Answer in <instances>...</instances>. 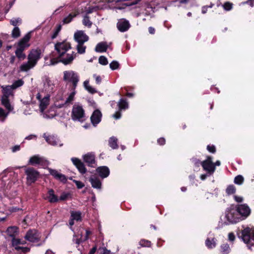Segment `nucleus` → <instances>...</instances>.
I'll list each match as a JSON object with an SVG mask.
<instances>
[{
    "instance_id": "1",
    "label": "nucleus",
    "mask_w": 254,
    "mask_h": 254,
    "mask_svg": "<svg viewBox=\"0 0 254 254\" xmlns=\"http://www.w3.org/2000/svg\"><path fill=\"white\" fill-rule=\"evenodd\" d=\"M71 49L70 43L67 41H64L57 43L55 44L57 57L51 54L49 57H46V64L54 65L59 62H61L65 65L70 64L76 56V53L71 51Z\"/></svg>"
},
{
    "instance_id": "41",
    "label": "nucleus",
    "mask_w": 254,
    "mask_h": 254,
    "mask_svg": "<svg viewBox=\"0 0 254 254\" xmlns=\"http://www.w3.org/2000/svg\"><path fill=\"white\" fill-rule=\"evenodd\" d=\"M71 217L74 220L79 221L81 219V213L79 211H72L71 213Z\"/></svg>"
},
{
    "instance_id": "14",
    "label": "nucleus",
    "mask_w": 254,
    "mask_h": 254,
    "mask_svg": "<svg viewBox=\"0 0 254 254\" xmlns=\"http://www.w3.org/2000/svg\"><path fill=\"white\" fill-rule=\"evenodd\" d=\"M74 38L78 43H84L88 40V37L82 30L77 31L74 33Z\"/></svg>"
},
{
    "instance_id": "46",
    "label": "nucleus",
    "mask_w": 254,
    "mask_h": 254,
    "mask_svg": "<svg viewBox=\"0 0 254 254\" xmlns=\"http://www.w3.org/2000/svg\"><path fill=\"white\" fill-rule=\"evenodd\" d=\"M139 244L142 247H150L151 245V242L146 240H141Z\"/></svg>"
},
{
    "instance_id": "39",
    "label": "nucleus",
    "mask_w": 254,
    "mask_h": 254,
    "mask_svg": "<svg viewBox=\"0 0 254 254\" xmlns=\"http://www.w3.org/2000/svg\"><path fill=\"white\" fill-rule=\"evenodd\" d=\"M84 43H78L76 49L79 54H82L85 53L86 46L83 45Z\"/></svg>"
},
{
    "instance_id": "5",
    "label": "nucleus",
    "mask_w": 254,
    "mask_h": 254,
    "mask_svg": "<svg viewBox=\"0 0 254 254\" xmlns=\"http://www.w3.org/2000/svg\"><path fill=\"white\" fill-rule=\"evenodd\" d=\"M36 98L39 101V109L42 115L44 118H49L50 116L44 113V110L47 108L49 104L50 94H47L42 97V93H38L36 95Z\"/></svg>"
},
{
    "instance_id": "59",
    "label": "nucleus",
    "mask_w": 254,
    "mask_h": 254,
    "mask_svg": "<svg viewBox=\"0 0 254 254\" xmlns=\"http://www.w3.org/2000/svg\"><path fill=\"white\" fill-rule=\"evenodd\" d=\"M192 161L194 165L196 166H199L200 165H201V162H200L198 159L196 158H192Z\"/></svg>"
},
{
    "instance_id": "11",
    "label": "nucleus",
    "mask_w": 254,
    "mask_h": 254,
    "mask_svg": "<svg viewBox=\"0 0 254 254\" xmlns=\"http://www.w3.org/2000/svg\"><path fill=\"white\" fill-rule=\"evenodd\" d=\"M43 137H44L46 141L50 145L53 146L59 145V146H62L63 145L60 139L54 135H47L46 133H44Z\"/></svg>"
},
{
    "instance_id": "9",
    "label": "nucleus",
    "mask_w": 254,
    "mask_h": 254,
    "mask_svg": "<svg viewBox=\"0 0 254 254\" xmlns=\"http://www.w3.org/2000/svg\"><path fill=\"white\" fill-rule=\"evenodd\" d=\"M25 174L27 175V181L28 184L34 183L39 176V173L33 168H28L25 170Z\"/></svg>"
},
{
    "instance_id": "32",
    "label": "nucleus",
    "mask_w": 254,
    "mask_h": 254,
    "mask_svg": "<svg viewBox=\"0 0 254 254\" xmlns=\"http://www.w3.org/2000/svg\"><path fill=\"white\" fill-rule=\"evenodd\" d=\"M83 86L89 92L92 94L96 92L95 89L89 85L88 80H85L83 82Z\"/></svg>"
},
{
    "instance_id": "64",
    "label": "nucleus",
    "mask_w": 254,
    "mask_h": 254,
    "mask_svg": "<svg viewBox=\"0 0 254 254\" xmlns=\"http://www.w3.org/2000/svg\"><path fill=\"white\" fill-rule=\"evenodd\" d=\"M157 142L160 145H164L165 143V139L163 137L160 138L158 139Z\"/></svg>"
},
{
    "instance_id": "35",
    "label": "nucleus",
    "mask_w": 254,
    "mask_h": 254,
    "mask_svg": "<svg viewBox=\"0 0 254 254\" xmlns=\"http://www.w3.org/2000/svg\"><path fill=\"white\" fill-rule=\"evenodd\" d=\"M9 113L0 107V122H4L7 117Z\"/></svg>"
},
{
    "instance_id": "25",
    "label": "nucleus",
    "mask_w": 254,
    "mask_h": 254,
    "mask_svg": "<svg viewBox=\"0 0 254 254\" xmlns=\"http://www.w3.org/2000/svg\"><path fill=\"white\" fill-rule=\"evenodd\" d=\"M47 199L51 203H55L59 201V198L55 194L54 191L52 189L49 190Z\"/></svg>"
},
{
    "instance_id": "36",
    "label": "nucleus",
    "mask_w": 254,
    "mask_h": 254,
    "mask_svg": "<svg viewBox=\"0 0 254 254\" xmlns=\"http://www.w3.org/2000/svg\"><path fill=\"white\" fill-rule=\"evenodd\" d=\"M3 88V96H6V97H8V96H9L11 93V90L12 89V86H7L6 87H2Z\"/></svg>"
},
{
    "instance_id": "17",
    "label": "nucleus",
    "mask_w": 254,
    "mask_h": 254,
    "mask_svg": "<svg viewBox=\"0 0 254 254\" xmlns=\"http://www.w3.org/2000/svg\"><path fill=\"white\" fill-rule=\"evenodd\" d=\"M117 26L120 31L124 32L129 28L130 24L128 21L125 19H121L118 22Z\"/></svg>"
},
{
    "instance_id": "21",
    "label": "nucleus",
    "mask_w": 254,
    "mask_h": 254,
    "mask_svg": "<svg viewBox=\"0 0 254 254\" xmlns=\"http://www.w3.org/2000/svg\"><path fill=\"white\" fill-rule=\"evenodd\" d=\"M55 84L53 81L48 78H46L44 83V88L48 94L53 92Z\"/></svg>"
},
{
    "instance_id": "63",
    "label": "nucleus",
    "mask_w": 254,
    "mask_h": 254,
    "mask_svg": "<svg viewBox=\"0 0 254 254\" xmlns=\"http://www.w3.org/2000/svg\"><path fill=\"white\" fill-rule=\"evenodd\" d=\"M234 199L238 202H241L243 200V198L240 196L235 195Z\"/></svg>"
},
{
    "instance_id": "58",
    "label": "nucleus",
    "mask_w": 254,
    "mask_h": 254,
    "mask_svg": "<svg viewBox=\"0 0 254 254\" xmlns=\"http://www.w3.org/2000/svg\"><path fill=\"white\" fill-rule=\"evenodd\" d=\"M207 149L209 152L211 153H214L215 152V147L214 145H208L207 146Z\"/></svg>"
},
{
    "instance_id": "10",
    "label": "nucleus",
    "mask_w": 254,
    "mask_h": 254,
    "mask_svg": "<svg viewBox=\"0 0 254 254\" xmlns=\"http://www.w3.org/2000/svg\"><path fill=\"white\" fill-rule=\"evenodd\" d=\"M239 216L244 217L245 218L247 217L251 213V209L246 204H239L235 205Z\"/></svg>"
},
{
    "instance_id": "37",
    "label": "nucleus",
    "mask_w": 254,
    "mask_h": 254,
    "mask_svg": "<svg viewBox=\"0 0 254 254\" xmlns=\"http://www.w3.org/2000/svg\"><path fill=\"white\" fill-rule=\"evenodd\" d=\"M82 23L84 26H87L88 28L91 27L92 24V22L90 20L89 17L87 15L84 16Z\"/></svg>"
},
{
    "instance_id": "29",
    "label": "nucleus",
    "mask_w": 254,
    "mask_h": 254,
    "mask_svg": "<svg viewBox=\"0 0 254 254\" xmlns=\"http://www.w3.org/2000/svg\"><path fill=\"white\" fill-rule=\"evenodd\" d=\"M76 93L75 89L72 88V92L70 93L68 97L66 98L65 101V104H71L74 100V96Z\"/></svg>"
},
{
    "instance_id": "22",
    "label": "nucleus",
    "mask_w": 254,
    "mask_h": 254,
    "mask_svg": "<svg viewBox=\"0 0 254 254\" xmlns=\"http://www.w3.org/2000/svg\"><path fill=\"white\" fill-rule=\"evenodd\" d=\"M1 104L7 110V112H8L9 114L14 109L13 106L10 104L8 98L6 96H2Z\"/></svg>"
},
{
    "instance_id": "8",
    "label": "nucleus",
    "mask_w": 254,
    "mask_h": 254,
    "mask_svg": "<svg viewBox=\"0 0 254 254\" xmlns=\"http://www.w3.org/2000/svg\"><path fill=\"white\" fill-rule=\"evenodd\" d=\"M201 165L203 167V170L210 174H213L215 170V167L214 163L212 162L211 157L208 156L206 160L201 162Z\"/></svg>"
},
{
    "instance_id": "43",
    "label": "nucleus",
    "mask_w": 254,
    "mask_h": 254,
    "mask_svg": "<svg viewBox=\"0 0 254 254\" xmlns=\"http://www.w3.org/2000/svg\"><path fill=\"white\" fill-rule=\"evenodd\" d=\"M244 178L241 175H238L235 178L234 183L237 185H242L244 182Z\"/></svg>"
},
{
    "instance_id": "51",
    "label": "nucleus",
    "mask_w": 254,
    "mask_h": 254,
    "mask_svg": "<svg viewBox=\"0 0 254 254\" xmlns=\"http://www.w3.org/2000/svg\"><path fill=\"white\" fill-rule=\"evenodd\" d=\"M56 179L63 183H65L67 181L66 178L65 176V175L60 173L59 174V175H58Z\"/></svg>"
},
{
    "instance_id": "16",
    "label": "nucleus",
    "mask_w": 254,
    "mask_h": 254,
    "mask_svg": "<svg viewBox=\"0 0 254 254\" xmlns=\"http://www.w3.org/2000/svg\"><path fill=\"white\" fill-rule=\"evenodd\" d=\"M46 162L44 158L39 155H34L30 158L29 163L32 165H44L46 164Z\"/></svg>"
},
{
    "instance_id": "19",
    "label": "nucleus",
    "mask_w": 254,
    "mask_h": 254,
    "mask_svg": "<svg viewBox=\"0 0 254 254\" xmlns=\"http://www.w3.org/2000/svg\"><path fill=\"white\" fill-rule=\"evenodd\" d=\"M83 231V229H80L79 231V232L74 233V234L73 235V241L75 242V243L77 244L78 245L82 241H84L88 239V235L90 234V232L88 231H86V236H85V238L84 239L82 240V231Z\"/></svg>"
},
{
    "instance_id": "61",
    "label": "nucleus",
    "mask_w": 254,
    "mask_h": 254,
    "mask_svg": "<svg viewBox=\"0 0 254 254\" xmlns=\"http://www.w3.org/2000/svg\"><path fill=\"white\" fill-rule=\"evenodd\" d=\"M93 77L95 78L97 84H100L101 82V78L99 75L94 74Z\"/></svg>"
},
{
    "instance_id": "42",
    "label": "nucleus",
    "mask_w": 254,
    "mask_h": 254,
    "mask_svg": "<svg viewBox=\"0 0 254 254\" xmlns=\"http://www.w3.org/2000/svg\"><path fill=\"white\" fill-rule=\"evenodd\" d=\"M23 84L24 81L22 79H19L14 81L11 86L12 87V89H16L21 86Z\"/></svg>"
},
{
    "instance_id": "48",
    "label": "nucleus",
    "mask_w": 254,
    "mask_h": 254,
    "mask_svg": "<svg viewBox=\"0 0 254 254\" xmlns=\"http://www.w3.org/2000/svg\"><path fill=\"white\" fill-rule=\"evenodd\" d=\"M16 250L20 253H25L28 252L30 251V249L28 247H16Z\"/></svg>"
},
{
    "instance_id": "62",
    "label": "nucleus",
    "mask_w": 254,
    "mask_h": 254,
    "mask_svg": "<svg viewBox=\"0 0 254 254\" xmlns=\"http://www.w3.org/2000/svg\"><path fill=\"white\" fill-rule=\"evenodd\" d=\"M113 117L115 119H119L121 117V114L119 111L116 112L115 114L113 115Z\"/></svg>"
},
{
    "instance_id": "53",
    "label": "nucleus",
    "mask_w": 254,
    "mask_h": 254,
    "mask_svg": "<svg viewBox=\"0 0 254 254\" xmlns=\"http://www.w3.org/2000/svg\"><path fill=\"white\" fill-rule=\"evenodd\" d=\"M19 242H20V239H15L14 238L12 239V246L13 247H15V249H16V247H20L19 246Z\"/></svg>"
},
{
    "instance_id": "55",
    "label": "nucleus",
    "mask_w": 254,
    "mask_h": 254,
    "mask_svg": "<svg viewBox=\"0 0 254 254\" xmlns=\"http://www.w3.org/2000/svg\"><path fill=\"white\" fill-rule=\"evenodd\" d=\"M69 194V193H65V192H64L63 193L60 198L59 199V200H66L67 199V198L68 197Z\"/></svg>"
},
{
    "instance_id": "50",
    "label": "nucleus",
    "mask_w": 254,
    "mask_h": 254,
    "mask_svg": "<svg viewBox=\"0 0 254 254\" xmlns=\"http://www.w3.org/2000/svg\"><path fill=\"white\" fill-rule=\"evenodd\" d=\"M48 170L49 171L50 174L53 176L55 179L57 177L58 175L60 173L56 170L52 169L51 168H48Z\"/></svg>"
},
{
    "instance_id": "18",
    "label": "nucleus",
    "mask_w": 254,
    "mask_h": 254,
    "mask_svg": "<svg viewBox=\"0 0 254 254\" xmlns=\"http://www.w3.org/2000/svg\"><path fill=\"white\" fill-rule=\"evenodd\" d=\"M71 160L80 173L83 174L86 173V169L85 168L84 164L80 160L77 158H72Z\"/></svg>"
},
{
    "instance_id": "33",
    "label": "nucleus",
    "mask_w": 254,
    "mask_h": 254,
    "mask_svg": "<svg viewBox=\"0 0 254 254\" xmlns=\"http://www.w3.org/2000/svg\"><path fill=\"white\" fill-rule=\"evenodd\" d=\"M117 138L115 137H112L109 139V144L111 147L113 149H117L118 147V145L117 144Z\"/></svg>"
},
{
    "instance_id": "20",
    "label": "nucleus",
    "mask_w": 254,
    "mask_h": 254,
    "mask_svg": "<svg viewBox=\"0 0 254 254\" xmlns=\"http://www.w3.org/2000/svg\"><path fill=\"white\" fill-rule=\"evenodd\" d=\"M84 161L88 164L89 166L93 167L95 163V155L92 153H88L83 156Z\"/></svg>"
},
{
    "instance_id": "6",
    "label": "nucleus",
    "mask_w": 254,
    "mask_h": 254,
    "mask_svg": "<svg viewBox=\"0 0 254 254\" xmlns=\"http://www.w3.org/2000/svg\"><path fill=\"white\" fill-rule=\"evenodd\" d=\"M239 237L241 238L243 242L248 244L249 249H251V246H254V232H253L250 228H246L241 232V235H239Z\"/></svg>"
},
{
    "instance_id": "13",
    "label": "nucleus",
    "mask_w": 254,
    "mask_h": 254,
    "mask_svg": "<svg viewBox=\"0 0 254 254\" xmlns=\"http://www.w3.org/2000/svg\"><path fill=\"white\" fill-rule=\"evenodd\" d=\"M30 39V34H26L18 43L17 49L24 51L26 48L29 47V41Z\"/></svg>"
},
{
    "instance_id": "31",
    "label": "nucleus",
    "mask_w": 254,
    "mask_h": 254,
    "mask_svg": "<svg viewBox=\"0 0 254 254\" xmlns=\"http://www.w3.org/2000/svg\"><path fill=\"white\" fill-rule=\"evenodd\" d=\"M231 251V249L228 244H223L221 245V254H228Z\"/></svg>"
},
{
    "instance_id": "52",
    "label": "nucleus",
    "mask_w": 254,
    "mask_h": 254,
    "mask_svg": "<svg viewBox=\"0 0 254 254\" xmlns=\"http://www.w3.org/2000/svg\"><path fill=\"white\" fill-rule=\"evenodd\" d=\"M21 23V20L19 18L12 19L10 20V23L15 27H17L16 25Z\"/></svg>"
},
{
    "instance_id": "3",
    "label": "nucleus",
    "mask_w": 254,
    "mask_h": 254,
    "mask_svg": "<svg viewBox=\"0 0 254 254\" xmlns=\"http://www.w3.org/2000/svg\"><path fill=\"white\" fill-rule=\"evenodd\" d=\"M225 218L226 220L224 223L226 225L235 224L241 220V217L237 212V208H236V207H235L234 205L230 206L226 209L225 214Z\"/></svg>"
},
{
    "instance_id": "30",
    "label": "nucleus",
    "mask_w": 254,
    "mask_h": 254,
    "mask_svg": "<svg viewBox=\"0 0 254 254\" xmlns=\"http://www.w3.org/2000/svg\"><path fill=\"white\" fill-rule=\"evenodd\" d=\"M118 105L120 110H125L127 109L128 107V103L127 102L126 100L123 99H121L120 100Z\"/></svg>"
},
{
    "instance_id": "23",
    "label": "nucleus",
    "mask_w": 254,
    "mask_h": 254,
    "mask_svg": "<svg viewBox=\"0 0 254 254\" xmlns=\"http://www.w3.org/2000/svg\"><path fill=\"white\" fill-rule=\"evenodd\" d=\"M96 171L102 178L107 177L110 174L109 168L106 166H101L97 168Z\"/></svg>"
},
{
    "instance_id": "12",
    "label": "nucleus",
    "mask_w": 254,
    "mask_h": 254,
    "mask_svg": "<svg viewBox=\"0 0 254 254\" xmlns=\"http://www.w3.org/2000/svg\"><path fill=\"white\" fill-rule=\"evenodd\" d=\"M40 238V235L36 230L28 231L25 236V239L32 243L38 242Z\"/></svg>"
},
{
    "instance_id": "49",
    "label": "nucleus",
    "mask_w": 254,
    "mask_h": 254,
    "mask_svg": "<svg viewBox=\"0 0 254 254\" xmlns=\"http://www.w3.org/2000/svg\"><path fill=\"white\" fill-rule=\"evenodd\" d=\"M119 66V64L117 61H113L110 64V67L112 70H115L118 68Z\"/></svg>"
},
{
    "instance_id": "26",
    "label": "nucleus",
    "mask_w": 254,
    "mask_h": 254,
    "mask_svg": "<svg viewBox=\"0 0 254 254\" xmlns=\"http://www.w3.org/2000/svg\"><path fill=\"white\" fill-rule=\"evenodd\" d=\"M108 48V45L106 42H100L98 43L95 48V51L97 52L103 53L106 51Z\"/></svg>"
},
{
    "instance_id": "2",
    "label": "nucleus",
    "mask_w": 254,
    "mask_h": 254,
    "mask_svg": "<svg viewBox=\"0 0 254 254\" xmlns=\"http://www.w3.org/2000/svg\"><path fill=\"white\" fill-rule=\"evenodd\" d=\"M41 54L40 50H32L28 56V62L23 64L20 66V71H27L34 67L41 58Z\"/></svg>"
},
{
    "instance_id": "47",
    "label": "nucleus",
    "mask_w": 254,
    "mask_h": 254,
    "mask_svg": "<svg viewBox=\"0 0 254 254\" xmlns=\"http://www.w3.org/2000/svg\"><path fill=\"white\" fill-rule=\"evenodd\" d=\"M61 28H62V26L61 25H59L57 26L56 29L54 31V34H53V35L51 37L52 39H53L57 37L59 32L61 31Z\"/></svg>"
},
{
    "instance_id": "4",
    "label": "nucleus",
    "mask_w": 254,
    "mask_h": 254,
    "mask_svg": "<svg viewBox=\"0 0 254 254\" xmlns=\"http://www.w3.org/2000/svg\"><path fill=\"white\" fill-rule=\"evenodd\" d=\"M71 117L74 121H84L85 120V116L82 106L78 104H74L72 109Z\"/></svg>"
},
{
    "instance_id": "7",
    "label": "nucleus",
    "mask_w": 254,
    "mask_h": 254,
    "mask_svg": "<svg viewBox=\"0 0 254 254\" xmlns=\"http://www.w3.org/2000/svg\"><path fill=\"white\" fill-rule=\"evenodd\" d=\"M64 80L65 81L71 82L72 88L75 89L79 78L78 74L73 70H66L64 72Z\"/></svg>"
},
{
    "instance_id": "28",
    "label": "nucleus",
    "mask_w": 254,
    "mask_h": 254,
    "mask_svg": "<svg viewBox=\"0 0 254 254\" xmlns=\"http://www.w3.org/2000/svg\"><path fill=\"white\" fill-rule=\"evenodd\" d=\"M6 232L9 236L14 237L18 232V228L16 226H10L7 228Z\"/></svg>"
},
{
    "instance_id": "15",
    "label": "nucleus",
    "mask_w": 254,
    "mask_h": 254,
    "mask_svg": "<svg viewBox=\"0 0 254 254\" xmlns=\"http://www.w3.org/2000/svg\"><path fill=\"white\" fill-rule=\"evenodd\" d=\"M102 116V113L99 110H96L93 112L90 117V120L94 126H96L101 122Z\"/></svg>"
},
{
    "instance_id": "34",
    "label": "nucleus",
    "mask_w": 254,
    "mask_h": 254,
    "mask_svg": "<svg viewBox=\"0 0 254 254\" xmlns=\"http://www.w3.org/2000/svg\"><path fill=\"white\" fill-rule=\"evenodd\" d=\"M205 245L209 249H212L216 247V244L214 238L210 240L209 238H207L205 241Z\"/></svg>"
},
{
    "instance_id": "40",
    "label": "nucleus",
    "mask_w": 254,
    "mask_h": 254,
    "mask_svg": "<svg viewBox=\"0 0 254 254\" xmlns=\"http://www.w3.org/2000/svg\"><path fill=\"white\" fill-rule=\"evenodd\" d=\"M12 37L14 38H17L20 36V31L18 27H15L11 33Z\"/></svg>"
},
{
    "instance_id": "56",
    "label": "nucleus",
    "mask_w": 254,
    "mask_h": 254,
    "mask_svg": "<svg viewBox=\"0 0 254 254\" xmlns=\"http://www.w3.org/2000/svg\"><path fill=\"white\" fill-rule=\"evenodd\" d=\"M99 9V6H95V7H89V9H88L87 10L86 13L87 14H89V13H92L93 11H96V10H97V9Z\"/></svg>"
},
{
    "instance_id": "60",
    "label": "nucleus",
    "mask_w": 254,
    "mask_h": 254,
    "mask_svg": "<svg viewBox=\"0 0 254 254\" xmlns=\"http://www.w3.org/2000/svg\"><path fill=\"white\" fill-rule=\"evenodd\" d=\"M235 239V236L233 233H230L228 234V240L231 242H233Z\"/></svg>"
},
{
    "instance_id": "57",
    "label": "nucleus",
    "mask_w": 254,
    "mask_h": 254,
    "mask_svg": "<svg viewBox=\"0 0 254 254\" xmlns=\"http://www.w3.org/2000/svg\"><path fill=\"white\" fill-rule=\"evenodd\" d=\"M74 182L78 189H81L84 187L83 184L80 181L74 180Z\"/></svg>"
},
{
    "instance_id": "24",
    "label": "nucleus",
    "mask_w": 254,
    "mask_h": 254,
    "mask_svg": "<svg viewBox=\"0 0 254 254\" xmlns=\"http://www.w3.org/2000/svg\"><path fill=\"white\" fill-rule=\"evenodd\" d=\"M89 181L93 188L97 189H100L101 188V182L97 177L91 176L89 179Z\"/></svg>"
},
{
    "instance_id": "38",
    "label": "nucleus",
    "mask_w": 254,
    "mask_h": 254,
    "mask_svg": "<svg viewBox=\"0 0 254 254\" xmlns=\"http://www.w3.org/2000/svg\"><path fill=\"white\" fill-rule=\"evenodd\" d=\"M23 52V51L18 49H16L15 52L16 57L20 60H24L26 58V55Z\"/></svg>"
},
{
    "instance_id": "44",
    "label": "nucleus",
    "mask_w": 254,
    "mask_h": 254,
    "mask_svg": "<svg viewBox=\"0 0 254 254\" xmlns=\"http://www.w3.org/2000/svg\"><path fill=\"white\" fill-rule=\"evenodd\" d=\"M226 191L229 195L233 194L236 191V188L233 185H230L227 188Z\"/></svg>"
},
{
    "instance_id": "54",
    "label": "nucleus",
    "mask_w": 254,
    "mask_h": 254,
    "mask_svg": "<svg viewBox=\"0 0 254 254\" xmlns=\"http://www.w3.org/2000/svg\"><path fill=\"white\" fill-rule=\"evenodd\" d=\"M232 3L227 2L224 4L223 7L226 10H230L232 8Z\"/></svg>"
},
{
    "instance_id": "27",
    "label": "nucleus",
    "mask_w": 254,
    "mask_h": 254,
    "mask_svg": "<svg viewBox=\"0 0 254 254\" xmlns=\"http://www.w3.org/2000/svg\"><path fill=\"white\" fill-rule=\"evenodd\" d=\"M79 14L78 11H75L73 13L69 14L67 16L64 17L63 20V24H68L70 23L73 18Z\"/></svg>"
},
{
    "instance_id": "45",
    "label": "nucleus",
    "mask_w": 254,
    "mask_h": 254,
    "mask_svg": "<svg viewBox=\"0 0 254 254\" xmlns=\"http://www.w3.org/2000/svg\"><path fill=\"white\" fill-rule=\"evenodd\" d=\"M99 63L102 65H105L108 64V61L105 56H101L99 58Z\"/></svg>"
}]
</instances>
